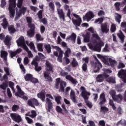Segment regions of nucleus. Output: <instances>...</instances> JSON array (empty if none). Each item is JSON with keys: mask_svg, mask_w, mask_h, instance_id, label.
<instances>
[{"mask_svg": "<svg viewBox=\"0 0 126 126\" xmlns=\"http://www.w3.org/2000/svg\"><path fill=\"white\" fill-rule=\"evenodd\" d=\"M104 21V19L102 17L98 18L95 20L94 23H98L99 22V24H102V23Z\"/></svg>", "mask_w": 126, "mask_h": 126, "instance_id": "nucleus-51", "label": "nucleus"}, {"mask_svg": "<svg viewBox=\"0 0 126 126\" xmlns=\"http://www.w3.org/2000/svg\"><path fill=\"white\" fill-rule=\"evenodd\" d=\"M16 43L18 46H21L25 44V40H24V36H21L18 40H16Z\"/></svg>", "mask_w": 126, "mask_h": 126, "instance_id": "nucleus-26", "label": "nucleus"}, {"mask_svg": "<svg viewBox=\"0 0 126 126\" xmlns=\"http://www.w3.org/2000/svg\"><path fill=\"white\" fill-rule=\"evenodd\" d=\"M36 38L37 41H43L44 40V38H42L40 34H36Z\"/></svg>", "mask_w": 126, "mask_h": 126, "instance_id": "nucleus-63", "label": "nucleus"}, {"mask_svg": "<svg viewBox=\"0 0 126 126\" xmlns=\"http://www.w3.org/2000/svg\"><path fill=\"white\" fill-rule=\"evenodd\" d=\"M102 61L106 65H110V63H109V59H108L107 56H103Z\"/></svg>", "mask_w": 126, "mask_h": 126, "instance_id": "nucleus-42", "label": "nucleus"}, {"mask_svg": "<svg viewBox=\"0 0 126 126\" xmlns=\"http://www.w3.org/2000/svg\"><path fill=\"white\" fill-rule=\"evenodd\" d=\"M71 65L72 67H76L78 65V63L76 61L75 58H73L71 62Z\"/></svg>", "mask_w": 126, "mask_h": 126, "instance_id": "nucleus-46", "label": "nucleus"}, {"mask_svg": "<svg viewBox=\"0 0 126 126\" xmlns=\"http://www.w3.org/2000/svg\"><path fill=\"white\" fill-rule=\"evenodd\" d=\"M76 40V34L74 32L72 33L70 36H67L66 38V41L67 42H69L71 41L73 44H75Z\"/></svg>", "mask_w": 126, "mask_h": 126, "instance_id": "nucleus-15", "label": "nucleus"}, {"mask_svg": "<svg viewBox=\"0 0 126 126\" xmlns=\"http://www.w3.org/2000/svg\"><path fill=\"white\" fill-rule=\"evenodd\" d=\"M108 63H110V66L112 67H114L116 65V63H117V61L113 60L112 58L108 59Z\"/></svg>", "mask_w": 126, "mask_h": 126, "instance_id": "nucleus-35", "label": "nucleus"}, {"mask_svg": "<svg viewBox=\"0 0 126 126\" xmlns=\"http://www.w3.org/2000/svg\"><path fill=\"white\" fill-rule=\"evenodd\" d=\"M9 7L10 18H13L15 16V7H16V0H9Z\"/></svg>", "mask_w": 126, "mask_h": 126, "instance_id": "nucleus-1", "label": "nucleus"}, {"mask_svg": "<svg viewBox=\"0 0 126 126\" xmlns=\"http://www.w3.org/2000/svg\"><path fill=\"white\" fill-rule=\"evenodd\" d=\"M80 89L82 91L81 95L83 98H84L85 96L88 97V96H90V95H91L90 93L86 91V89H85V87L82 86L81 87Z\"/></svg>", "mask_w": 126, "mask_h": 126, "instance_id": "nucleus-19", "label": "nucleus"}, {"mask_svg": "<svg viewBox=\"0 0 126 126\" xmlns=\"http://www.w3.org/2000/svg\"><path fill=\"white\" fill-rule=\"evenodd\" d=\"M15 95L20 98H22V99H23V100H25V101H27V100H28V96L25 95L24 94H15Z\"/></svg>", "mask_w": 126, "mask_h": 126, "instance_id": "nucleus-40", "label": "nucleus"}, {"mask_svg": "<svg viewBox=\"0 0 126 126\" xmlns=\"http://www.w3.org/2000/svg\"><path fill=\"white\" fill-rule=\"evenodd\" d=\"M29 47L30 49H32V51H33L35 53H37V51L35 48V45H34V43H33V42H31L29 44Z\"/></svg>", "mask_w": 126, "mask_h": 126, "instance_id": "nucleus-48", "label": "nucleus"}, {"mask_svg": "<svg viewBox=\"0 0 126 126\" xmlns=\"http://www.w3.org/2000/svg\"><path fill=\"white\" fill-rule=\"evenodd\" d=\"M56 83H60V89L59 90L61 92H64V88L65 86H66V82L63 81H61V78H60L56 79Z\"/></svg>", "mask_w": 126, "mask_h": 126, "instance_id": "nucleus-10", "label": "nucleus"}, {"mask_svg": "<svg viewBox=\"0 0 126 126\" xmlns=\"http://www.w3.org/2000/svg\"><path fill=\"white\" fill-rule=\"evenodd\" d=\"M11 40L12 38L11 36L7 35L4 40V43L6 46H7V49H10V46H11Z\"/></svg>", "mask_w": 126, "mask_h": 126, "instance_id": "nucleus-13", "label": "nucleus"}, {"mask_svg": "<svg viewBox=\"0 0 126 126\" xmlns=\"http://www.w3.org/2000/svg\"><path fill=\"white\" fill-rule=\"evenodd\" d=\"M82 61L83 62H85V63L83 64L82 66V68L83 71H84V72H86L87 71V64L89 63V57H86V58H83L82 59Z\"/></svg>", "mask_w": 126, "mask_h": 126, "instance_id": "nucleus-11", "label": "nucleus"}, {"mask_svg": "<svg viewBox=\"0 0 126 126\" xmlns=\"http://www.w3.org/2000/svg\"><path fill=\"white\" fill-rule=\"evenodd\" d=\"M37 96L38 98L39 99H41V101L42 102H45V99L46 98V95H45V93L43 92H41L40 93H39L37 94Z\"/></svg>", "mask_w": 126, "mask_h": 126, "instance_id": "nucleus-29", "label": "nucleus"}, {"mask_svg": "<svg viewBox=\"0 0 126 126\" xmlns=\"http://www.w3.org/2000/svg\"><path fill=\"white\" fill-rule=\"evenodd\" d=\"M72 22L74 25H76V26H80L82 20H81V18H79L77 20H72Z\"/></svg>", "mask_w": 126, "mask_h": 126, "instance_id": "nucleus-32", "label": "nucleus"}, {"mask_svg": "<svg viewBox=\"0 0 126 126\" xmlns=\"http://www.w3.org/2000/svg\"><path fill=\"white\" fill-rule=\"evenodd\" d=\"M21 16H22V14L21 12H20L19 11V12H17L16 13V17L15 18V20L16 21V20H17L19 18V17H21Z\"/></svg>", "mask_w": 126, "mask_h": 126, "instance_id": "nucleus-57", "label": "nucleus"}, {"mask_svg": "<svg viewBox=\"0 0 126 126\" xmlns=\"http://www.w3.org/2000/svg\"><path fill=\"white\" fill-rule=\"evenodd\" d=\"M110 94L114 100V98L116 97V91L111 90L110 92Z\"/></svg>", "mask_w": 126, "mask_h": 126, "instance_id": "nucleus-62", "label": "nucleus"}, {"mask_svg": "<svg viewBox=\"0 0 126 126\" xmlns=\"http://www.w3.org/2000/svg\"><path fill=\"white\" fill-rule=\"evenodd\" d=\"M94 13H93L92 11H90L87 13H86V15L83 16V20L84 21H85V20H87V21L89 22V21H90V20H91L92 18H94Z\"/></svg>", "mask_w": 126, "mask_h": 126, "instance_id": "nucleus-9", "label": "nucleus"}, {"mask_svg": "<svg viewBox=\"0 0 126 126\" xmlns=\"http://www.w3.org/2000/svg\"><path fill=\"white\" fill-rule=\"evenodd\" d=\"M106 79V81L108 83H116V78L114 77H108Z\"/></svg>", "mask_w": 126, "mask_h": 126, "instance_id": "nucleus-31", "label": "nucleus"}, {"mask_svg": "<svg viewBox=\"0 0 126 126\" xmlns=\"http://www.w3.org/2000/svg\"><path fill=\"white\" fill-rule=\"evenodd\" d=\"M109 104L110 106H111V107H112V109L113 110H114V111H116V110H117V107H116V106H115V103H114V101L112 99H109Z\"/></svg>", "mask_w": 126, "mask_h": 126, "instance_id": "nucleus-43", "label": "nucleus"}, {"mask_svg": "<svg viewBox=\"0 0 126 126\" xmlns=\"http://www.w3.org/2000/svg\"><path fill=\"white\" fill-rule=\"evenodd\" d=\"M19 109V105L14 104L12 107V111L13 112H16L17 110Z\"/></svg>", "mask_w": 126, "mask_h": 126, "instance_id": "nucleus-52", "label": "nucleus"}, {"mask_svg": "<svg viewBox=\"0 0 126 126\" xmlns=\"http://www.w3.org/2000/svg\"><path fill=\"white\" fill-rule=\"evenodd\" d=\"M37 16L39 19L43 18V10H40L37 12Z\"/></svg>", "mask_w": 126, "mask_h": 126, "instance_id": "nucleus-54", "label": "nucleus"}, {"mask_svg": "<svg viewBox=\"0 0 126 126\" xmlns=\"http://www.w3.org/2000/svg\"><path fill=\"white\" fill-rule=\"evenodd\" d=\"M114 5L115 6L116 10L117 11H120L121 9L120 8V6H121V3L119 2H116L115 3Z\"/></svg>", "mask_w": 126, "mask_h": 126, "instance_id": "nucleus-49", "label": "nucleus"}, {"mask_svg": "<svg viewBox=\"0 0 126 126\" xmlns=\"http://www.w3.org/2000/svg\"><path fill=\"white\" fill-rule=\"evenodd\" d=\"M100 112H102L103 114H106L107 112H109V108L106 106H103L100 105Z\"/></svg>", "mask_w": 126, "mask_h": 126, "instance_id": "nucleus-39", "label": "nucleus"}, {"mask_svg": "<svg viewBox=\"0 0 126 126\" xmlns=\"http://www.w3.org/2000/svg\"><path fill=\"white\" fill-rule=\"evenodd\" d=\"M26 19L27 22L28 23V26L30 25L31 24H33V23H32V18L30 17H27Z\"/></svg>", "mask_w": 126, "mask_h": 126, "instance_id": "nucleus-56", "label": "nucleus"}, {"mask_svg": "<svg viewBox=\"0 0 126 126\" xmlns=\"http://www.w3.org/2000/svg\"><path fill=\"white\" fill-rule=\"evenodd\" d=\"M99 126H106V123L104 120H100L98 123Z\"/></svg>", "mask_w": 126, "mask_h": 126, "instance_id": "nucleus-64", "label": "nucleus"}, {"mask_svg": "<svg viewBox=\"0 0 126 126\" xmlns=\"http://www.w3.org/2000/svg\"><path fill=\"white\" fill-rule=\"evenodd\" d=\"M61 100H62V96L59 95L55 97V101L56 103H57L58 105H60V104H62V102H61Z\"/></svg>", "mask_w": 126, "mask_h": 126, "instance_id": "nucleus-47", "label": "nucleus"}, {"mask_svg": "<svg viewBox=\"0 0 126 126\" xmlns=\"http://www.w3.org/2000/svg\"><path fill=\"white\" fill-rule=\"evenodd\" d=\"M117 36L120 39L121 43H125V38H126V36H125V34H124L122 31H120V33H117Z\"/></svg>", "mask_w": 126, "mask_h": 126, "instance_id": "nucleus-25", "label": "nucleus"}, {"mask_svg": "<svg viewBox=\"0 0 126 126\" xmlns=\"http://www.w3.org/2000/svg\"><path fill=\"white\" fill-rule=\"evenodd\" d=\"M57 11L60 19L62 20L63 21H65V17L64 16V12H63V10L61 9V10H59V11Z\"/></svg>", "mask_w": 126, "mask_h": 126, "instance_id": "nucleus-23", "label": "nucleus"}, {"mask_svg": "<svg viewBox=\"0 0 126 126\" xmlns=\"http://www.w3.org/2000/svg\"><path fill=\"white\" fill-rule=\"evenodd\" d=\"M95 62H94V61H93L91 63V65L94 67V72L95 73H96V72H99L100 71V69L102 68V63L98 60V59H97V57L95 58Z\"/></svg>", "mask_w": 126, "mask_h": 126, "instance_id": "nucleus-3", "label": "nucleus"}, {"mask_svg": "<svg viewBox=\"0 0 126 126\" xmlns=\"http://www.w3.org/2000/svg\"><path fill=\"white\" fill-rule=\"evenodd\" d=\"M26 10H27V8L25 7H23L20 8L19 11L20 12L22 13V14H23L24 15L25 14V12H26Z\"/></svg>", "mask_w": 126, "mask_h": 126, "instance_id": "nucleus-53", "label": "nucleus"}, {"mask_svg": "<svg viewBox=\"0 0 126 126\" xmlns=\"http://www.w3.org/2000/svg\"><path fill=\"white\" fill-rule=\"evenodd\" d=\"M1 26H2L3 29H6L7 27L9 26L8 22L6 20V18H4L3 19V22L1 24Z\"/></svg>", "mask_w": 126, "mask_h": 126, "instance_id": "nucleus-30", "label": "nucleus"}, {"mask_svg": "<svg viewBox=\"0 0 126 126\" xmlns=\"http://www.w3.org/2000/svg\"><path fill=\"white\" fill-rule=\"evenodd\" d=\"M105 43L103 41H99L95 45H93L92 43H89L88 46L90 50H93L95 52H101L102 47H104Z\"/></svg>", "mask_w": 126, "mask_h": 126, "instance_id": "nucleus-2", "label": "nucleus"}, {"mask_svg": "<svg viewBox=\"0 0 126 126\" xmlns=\"http://www.w3.org/2000/svg\"><path fill=\"white\" fill-rule=\"evenodd\" d=\"M118 75L120 78L126 76V71L123 69H121L118 72Z\"/></svg>", "mask_w": 126, "mask_h": 126, "instance_id": "nucleus-36", "label": "nucleus"}, {"mask_svg": "<svg viewBox=\"0 0 126 126\" xmlns=\"http://www.w3.org/2000/svg\"><path fill=\"white\" fill-rule=\"evenodd\" d=\"M8 30L10 34H13L16 32V30H15V28H14V26L12 25L8 26Z\"/></svg>", "mask_w": 126, "mask_h": 126, "instance_id": "nucleus-33", "label": "nucleus"}, {"mask_svg": "<svg viewBox=\"0 0 126 126\" xmlns=\"http://www.w3.org/2000/svg\"><path fill=\"white\" fill-rule=\"evenodd\" d=\"M123 95L121 94H119L116 95L115 98H113L114 101H116L118 103H122V101H123Z\"/></svg>", "mask_w": 126, "mask_h": 126, "instance_id": "nucleus-27", "label": "nucleus"}, {"mask_svg": "<svg viewBox=\"0 0 126 126\" xmlns=\"http://www.w3.org/2000/svg\"><path fill=\"white\" fill-rule=\"evenodd\" d=\"M45 67L46 69V71L51 72L52 73H54V70H53V65L48 61H46V62Z\"/></svg>", "mask_w": 126, "mask_h": 126, "instance_id": "nucleus-20", "label": "nucleus"}, {"mask_svg": "<svg viewBox=\"0 0 126 126\" xmlns=\"http://www.w3.org/2000/svg\"><path fill=\"white\" fill-rule=\"evenodd\" d=\"M84 42L86 43L90 42V32H87L86 34L84 36Z\"/></svg>", "mask_w": 126, "mask_h": 126, "instance_id": "nucleus-37", "label": "nucleus"}, {"mask_svg": "<svg viewBox=\"0 0 126 126\" xmlns=\"http://www.w3.org/2000/svg\"><path fill=\"white\" fill-rule=\"evenodd\" d=\"M44 48L46 50L47 53H48V54L51 53V52H52V50L51 49V45L45 44L44 45Z\"/></svg>", "mask_w": 126, "mask_h": 126, "instance_id": "nucleus-44", "label": "nucleus"}, {"mask_svg": "<svg viewBox=\"0 0 126 126\" xmlns=\"http://www.w3.org/2000/svg\"><path fill=\"white\" fill-rule=\"evenodd\" d=\"M57 51L59 52V54L58 53V51H54L53 54L55 56V57H58L57 59L58 62H59V63H63V52L62 50V49L61 48L57 46Z\"/></svg>", "mask_w": 126, "mask_h": 126, "instance_id": "nucleus-5", "label": "nucleus"}, {"mask_svg": "<svg viewBox=\"0 0 126 126\" xmlns=\"http://www.w3.org/2000/svg\"><path fill=\"white\" fill-rule=\"evenodd\" d=\"M46 104H48V108H46L47 111L48 113L51 112V110L53 109V102L49 97L46 98Z\"/></svg>", "mask_w": 126, "mask_h": 126, "instance_id": "nucleus-17", "label": "nucleus"}, {"mask_svg": "<svg viewBox=\"0 0 126 126\" xmlns=\"http://www.w3.org/2000/svg\"><path fill=\"white\" fill-rule=\"evenodd\" d=\"M116 14L117 16H115V20L120 24L121 23V19H122V15L119 13H116Z\"/></svg>", "mask_w": 126, "mask_h": 126, "instance_id": "nucleus-45", "label": "nucleus"}, {"mask_svg": "<svg viewBox=\"0 0 126 126\" xmlns=\"http://www.w3.org/2000/svg\"><path fill=\"white\" fill-rule=\"evenodd\" d=\"M22 3H23V0H18L17 7H18V8H21Z\"/></svg>", "mask_w": 126, "mask_h": 126, "instance_id": "nucleus-59", "label": "nucleus"}, {"mask_svg": "<svg viewBox=\"0 0 126 126\" xmlns=\"http://www.w3.org/2000/svg\"><path fill=\"white\" fill-rule=\"evenodd\" d=\"M7 87H8V82L7 81L3 82L2 85H0V88L2 89V90H6Z\"/></svg>", "mask_w": 126, "mask_h": 126, "instance_id": "nucleus-34", "label": "nucleus"}, {"mask_svg": "<svg viewBox=\"0 0 126 126\" xmlns=\"http://www.w3.org/2000/svg\"><path fill=\"white\" fill-rule=\"evenodd\" d=\"M65 78L66 79H67V80H69V81H70L72 84H74V85H76V84L78 83V82L77 81L76 79L72 77V76H71V75H68L66 76Z\"/></svg>", "mask_w": 126, "mask_h": 126, "instance_id": "nucleus-18", "label": "nucleus"}, {"mask_svg": "<svg viewBox=\"0 0 126 126\" xmlns=\"http://www.w3.org/2000/svg\"><path fill=\"white\" fill-rule=\"evenodd\" d=\"M33 77V75L31 74H27L25 76V79L26 81H31V80L32 79Z\"/></svg>", "mask_w": 126, "mask_h": 126, "instance_id": "nucleus-38", "label": "nucleus"}, {"mask_svg": "<svg viewBox=\"0 0 126 126\" xmlns=\"http://www.w3.org/2000/svg\"><path fill=\"white\" fill-rule=\"evenodd\" d=\"M20 47H21V48H22L23 49H24V50L26 51V52L29 51V48H28V47H27V46H26V44L25 43L21 45Z\"/></svg>", "mask_w": 126, "mask_h": 126, "instance_id": "nucleus-61", "label": "nucleus"}, {"mask_svg": "<svg viewBox=\"0 0 126 126\" xmlns=\"http://www.w3.org/2000/svg\"><path fill=\"white\" fill-rule=\"evenodd\" d=\"M49 6L52 10V11L54 12L55 11V4L53 2H50L49 3Z\"/></svg>", "mask_w": 126, "mask_h": 126, "instance_id": "nucleus-55", "label": "nucleus"}, {"mask_svg": "<svg viewBox=\"0 0 126 126\" xmlns=\"http://www.w3.org/2000/svg\"><path fill=\"white\" fill-rule=\"evenodd\" d=\"M99 100L100 102L98 105L100 106H103L107 102V99H106V95L104 93H102L100 94Z\"/></svg>", "mask_w": 126, "mask_h": 126, "instance_id": "nucleus-12", "label": "nucleus"}, {"mask_svg": "<svg viewBox=\"0 0 126 126\" xmlns=\"http://www.w3.org/2000/svg\"><path fill=\"white\" fill-rule=\"evenodd\" d=\"M16 88L18 90V93H16V94H19V95H23L24 94H25L24 92L22 91L21 88L19 85H17Z\"/></svg>", "mask_w": 126, "mask_h": 126, "instance_id": "nucleus-41", "label": "nucleus"}, {"mask_svg": "<svg viewBox=\"0 0 126 126\" xmlns=\"http://www.w3.org/2000/svg\"><path fill=\"white\" fill-rule=\"evenodd\" d=\"M101 32L102 33H105L107 34L108 32H109V30L108 29V23H104V24L101 25Z\"/></svg>", "mask_w": 126, "mask_h": 126, "instance_id": "nucleus-22", "label": "nucleus"}, {"mask_svg": "<svg viewBox=\"0 0 126 126\" xmlns=\"http://www.w3.org/2000/svg\"><path fill=\"white\" fill-rule=\"evenodd\" d=\"M71 53V50H70V48H67V50H66L65 52V57L66 58H68L69 57V54Z\"/></svg>", "mask_w": 126, "mask_h": 126, "instance_id": "nucleus-58", "label": "nucleus"}, {"mask_svg": "<svg viewBox=\"0 0 126 126\" xmlns=\"http://www.w3.org/2000/svg\"><path fill=\"white\" fill-rule=\"evenodd\" d=\"M7 56H8L7 52L3 50L0 52V57L3 59V61H5V62L7 61Z\"/></svg>", "mask_w": 126, "mask_h": 126, "instance_id": "nucleus-24", "label": "nucleus"}, {"mask_svg": "<svg viewBox=\"0 0 126 126\" xmlns=\"http://www.w3.org/2000/svg\"><path fill=\"white\" fill-rule=\"evenodd\" d=\"M88 99H89V96H84V100L87 106H88L90 109H91L92 107H93V104H92V103L89 102Z\"/></svg>", "mask_w": 126, "mask_h": 126, "instance_id": "nucleus-28", "label": "nucleus"}, {"mask_svg": "<svg viewBox=\"0 0 126 126\" xmlns=\"http://www.w3.org/2000/svg\"><path fill=\"white\" fill-rule=\"evenodd\" d=\"M110 75L107 74L106 73H103L102 74H98L96 78V81L97 82H103L105 79L108 78Z\"/></svg>", "mask_w": 126, "mask_h": 126, "instance_id": "nucleus-7", "label": "nucleus"}, {"mask_svg": "<svg viewBox=\"0 0 126 126\" xmlns=\"http://www.w3.org/2000/svg\"><path fill=\"white\" fill-rule=\"evenodd\" d=\"M31 64L34 66V69L36 71H40L42 70V67L38 66L39 64L37 62V59H33L31 63Z\"/></svg>", "mask_w": 126, "mask_h": 126, "instance_id": "nucleus-14", "label": "nucleus"}, {"mask_svg": "<svg viewBox=\"0 0 126 126\" xmlns=\"http://www.w3.org/2000/svg\"><path fill=\"white\" fill-rule=\"evenodd\" d=\"M50 73L49 71H45L43 72V76L48 82H53V78L50 76Z\"/></svg>", "mask_w": 126, "mask_h": 126, "instance_id": "nucleus-16", "label": "nucleus"}, {"mask_svg": "<svg viewBox=\"0 0 126 126\" xmlns=\"http://www.w3.org/2000/svg\"><path fill=\"white\" fill-rule=\"evenodd\" d=\"M10 117L12 120H13V121L15 123H21V122H22V118H21V116H20L19 114H17L16 113H11Z\"/></svg>", "mask_w": 126, "mask_h": 126, "instance_id": "nucleus-8", "label": "nucleus"}, {"mask_svg": "<svg viewBox=\"0 0 126 126\" xmlns=\"http://www.w3.org/2000/svg\"><path fill=\"white\" fill-rule=\"evenodd\" d=\"M27 104L29 106L32 107V108H35V106H36V107H38V106L40 105V103H39L38 100L35 98H30L28 100Z\"/></svg>", "mask_w": 126, "mask_h": 126, "instance_id": "nucleus-6", "label": "nucleus"}, {"mask_svg": "<svg viewBox=\"0 0 126 126\" xmlns=\"http://www.w3.org/2000/svg\"><path fill=\"white\" fill-rule=\"evenodd\" d=\"M37 50L38 52H43V43H38L37 44Z\"/></svg>", "mask_w": 126, "mask_h": 126, "instance_id": "nucleus-50", "label": "nucleus"}, {"mask_svg": "<svg viewBox=\"0 0 126 126\" xmlns=\"http://www.w3.org/2000/svg\"><path fill=\"white\" fill-rule=\"evenodd\" d=\"M55 4L57 6V11H59V10H61L62 9H61V6H62V5L61 4V3L59 1H56L55 2Z\"/></svg>", "mask_w": 126, "mask_h": 126, "instance_id": "nucleus-60", "label": "nucleus"}, {"mask_svg": "<svg viewBox=\"0 0 126 126\" xmlns=\"http://www.w3.org/2000/svg\"><path fill=\"white\" fill-rule=\"evenodd\" d=\"M29 28H30V30L27 31V35L28 37H30V38H32L34 37L35 35V30L36 29V26H35V24H32L31 25H29L28 26Z\"/></svg>", "mask_w": 126, "mask_h": 126, "instance_id": "nucleus-4", "label": "nucleus"}, {"mask_svg": "<svg viewBox=\"0 0 126 126\" xmlns=\"http://www.w3.org/2000/svg\"><path fill=\"white\" fill-rule=\"evenodd\" d=\"M70 98L74 104H77V100L76 99V95H75V93L74 92V91H71L70 93Z\"/></svg>", "mask_w": 126, "mask_h": 126, "instance_id": "nucleus-21", "label": "nucleus"}]
</instances>
